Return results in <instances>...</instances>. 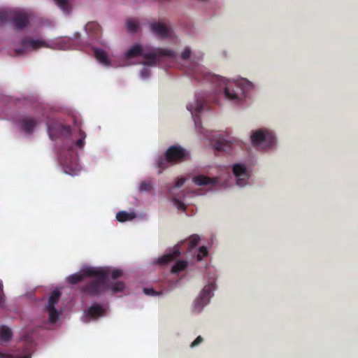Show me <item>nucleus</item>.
<instances>
[{
  "instance_id": "18",
  "label": "nucleus",
  "mask_w": 358,
  "mask_h": 358,
  "mask_svg": "<svg viewBox=\"0 0 358 358\" xmlns=\"http://www.w3.org/2000/svg\"><path fill=\"white\" fill-rule=\"evenodd\" d=\"M142 48L139 44H134L126 52L125 56L127 59L134 58L137 56L142 55Z\"/></svg>"
},
{
  "instance_id": "32",
  "label": "nucleus",
  "mask_w": 358,
  "mask_h": 358,
  "mask_svg": "<svg viewBox=\"0 0 358 358\" xmlns=\"http://www.w3.org/2000/svg\"><path fill=\"white\" fill-rule=\"evenodd\" d=\"M208 254V249L206 246H201L199 249V252L196 256V259L198 261H201L202 259L206 257Z\"/></svg>"
},
{
  "instance_id": "11",
  "label": "nucleus",
  "mask_w": 358,
  "mask_h": 358,
  "mask_svg": "<svg viewBox=\"0 0 358 358\" xmlns=\"http://www.w3.org/2000/svg\"><path fill=\"white\" fill-rule=\"evenodd\" d=\"M85 30L89 38L94 41H98L101 34V27L96 22H87L85 27Z\"/></svg>"
},
{
  "instance_id": "43",
  "label": "nucleus",
  "mask_w": 358,
  "mask_h": 358,
  "mask_svg": "<svg viewBox=\"0 0 358 358\" xmlns=\"http://www.w3.org/2000/svg\"><path fill=\"white\" fill-rule=\"evenodd\" d=\"M3 285L0 281V306L3 304Z\"/></svg>"
},
{
  "instance_id": "22",
  "label": "nucleus",
  "mask_w": 358,
  "mask_h": 358,
  "mask_svg": "<svg viewBox=\"0 0 358 358\" xmlns=\"http://www.w3.org/2000/svg\"><path fill=\"white\" fill-rule=\"evenodd\" d=\"M60 296H61L60 292L58 290H54L51 293V294L48 299L47 308H55V306L58 302Z\"/></svg>"
},
{
  "instance_id": "34",
  "label": "nucleus",
  "mask_w": 358,
  "mask_h": 358,
  "mask_svg": "<svg viewBox=\"0 0 358 358\" xmlns=\"http://www.w3.org/2000/svg\"><path fill=\"white\" fill-rule=\"evenodd\" d=\"M152 189V185L150 182L143 181L139 185V191L141 192H149Z\"/></svg>"
},
{
  "instance_id": "24",
  "label": "nucleus",
  "mask_w": 358,
  "mask_h": 358,
  "mask_svg": "<svg viewBox=\"0 0 358 358\" xmlns=\"http://www.w3.org/2000/svg\"><path fill=\"white\" fill-rule=\"evenodd\" d=\"M135 214L134 213H127L126 211H119L116 214V219L117 221L124 222L126 221L131 220L135 217Z\"/></svg>"
},
{
  "instance_id": "2",
  "label": "nucleus",
  "mask_w": 358,
  "mask_h": 358,
  "mask_svg": "<svg viewBox=\"0 0 358 358\" xmlns=\"http://www.w3.org/2000/svg\"><path fill=\"white\" fill-rule=\"evenodd\" d=\"M85 274L88 277H95V279L89 281L80 288L83 294L93 297L108 289V278L110 274L108 269L87 267L85 268Z\"/></svg>"
},
{
  "instance_id": "21",
  "label": "nucleus",
  "mask_w": 358,
  "mask_h": 358,
  "mask_svg": "<svg viewBox=\"0 0 358 358\" xmlns=\"http://www.w3.org/2000/svg\"><path fill=\"white\" fill-rule=\"evenodd\" d=\"M94 51L95 57L99 62L106 65H108L109 64L107 54L103 50L99 48H94Z\"/></svg>"
},
{
  "instance_id": "9",
  "label": "nucleus",
  "mask_w": 358,
  "mask_h": 358,
  "mask_svg": "<svg viewBox=\"0 0 358 358\" xmlns=\"http://www.w3.org/2000/svg\"><path fill=\"white\" fill-rule=\"evenodd\" d=\"M150 28L152 31L159 38H166L171 36V29L164 23L152 22L150 24Z\"/></svg>"
},
{
  "instance_id": "8",
  "label": "nucleus",
  "mask_w": 358,
  "mask_h": 358,
  "mask_svg": "<svg viewBox=\"0 0 358 358\" xmlns=\"http://www.w3.org/2000/svg\"><path fill=\"white\" fill-rule=\"evenodd\" d=\"M232 171L237 178V185L240 187L246 185L248 174L245 166L241 164H236L232 167Z\"/></svg>"
},
{
  "instance_id": "13",
  "label": "nucleus",
  "mask_w": 358,
  "mask_h": 358,
  "mask_svg": "<svg viewBox=\"0 0 358 358\" xmlns=\"http://www.w3.org/2000/svg\"><path fill=\"white\" fill-rule=\"evenodd\" d=\"M206 102V100L203 98H201L196 99L194 104L189 103L187 106V109L191 113L195 124H196V113H199L203 110Z\"/></svg>"
},
{
  "instance_id": "4",
  "label": "nucleus",
  "mask_w": 358,
  "mask_h": 358,
  "mask_svg": "<svg viewBox=\"0 0 358 358\" xmlns=\"http://www.w3.org/2000/svg\"><path fill=\"white\" fill-rule=\"evenodd\" d=\"M252 144L258 148L272 147L275 143L274 135L267 130L259 129L254 131L251 136Z\"/></svg>"
},
{
  "instance_id": "16",
  "label": "nucleus",
  "mask_w": 358,
  "mask_h": 358,
  "mask_svg": "<svg viewBox=\"0 0 358 358\" xmlns=\"http://www.w3.org/2000/svg\"><path fill=\"white\" fill-rule=\"evenodd\" d=\"M105 309L99 304H93L87 310V315L91 318L95 319L105 314Z\"/></svg>"
},
{
  "instance_id": "37",
  "label": "nucleus",
  "mask_w": 358,
  "mask_h": 358,
  "mask_svg": "<svg viewBox=\"0 0 358 358\" xmlns=\"http://www.w3.org/2000/svg\"><path fill=\"white\" fill-rule=\"evenodd\" d=\"M122 275V271L120 269H114L110 273V277L113 279H117Z\"/></svg>"
},
{
  "instance_id": "12",
  "label": "nucleus",
  "mask_w": 358,
  "mask_h": 358,
  "mask_svg": "<svg viewBox=\"0 0 358 358\" xmlns=\"http://www.w3.org/2000/svg\"><path fill=\"white\" fill-rule=\"evenodd\" d=\"M213 289L214 287L213 285L209 284L205 286L196 301V305L200 306L201 307H203L207 305L209 303Z\"/></svg>"
},
{
  "instance_id": "14",
  "label": "nucleus",
  "mask_w": 358,
  "mask_h": 358,
  "mask_svg": "<svg viewBox=\"0 0 358 358\" xmlns=\"http://www.w3.org/2000/svg\"><path fill=\"white\" fill-rule=\"evenodd\" d=\"M13 21L17 29H24L28 23V15L24 13L16 12L13 15Z\"/></svg>"
},
{
  "instance_id": "39",
  "label": "nucleus",
  "mask_w": 358,
  "mask_h": 358,
  "mask_svg": "<svg viewBox=\"0 0 358 358\" xmlns=\"http://www.w3.org/2000/svg\"><path fill=\"white\" fill-rule=\"evenodd\" d=\"M140 74H141V76L143 78H147L150 76V71L147 68H143L141 72H140Z\"/></svg>"
},
{
  "instance_id": "17",
  "label": "nucleus",
  "mask_w": 358,
  "mask_h": 358,
  "mask_svg": "<svg viewBox=\"0 0 358 358\" xmlns=\"http://www.w3.org/2000/svg\"><path fill=\"white\" fill-rule=\"evenodd\" d=\"M180 254L178 249H175L172 253H169L163 255L157 260V264L160 266H164L168 263L173 262L176 259Z\"/></svg>"
},
{
  "instance_id": "38",
  "label": "nucleus",
  "mask_w": 358,
  "mask_h": 358,
  "mask_svg": "<svg viewBox=\"0 0 358 358\" xmlns=\"http://www.w3.org/2000/svg\"><path fill=\"white\" fill-rule=\"evenodd\" d=\"M143 292L147 295L157 296L159 293L152 288H144Z\"/></svg>"
},
{
  "instance_id": "19",
  "label": "nucleus",
  "mask_w": 358,
  "mask_h": 358,
  "mask_svg": "<svg viewBox=\"0 0 358 358\" xmlns=\"http://www.w3.org/2000/svg\"><path fill=\"white\" fill-rule=\"evenodd\" d=\"M13 336V332L10 328L5 325L0 327V341L1 343L8 342Z\"/></svg>"
},
{
  "instance_id": "10",
  "label": "nucleus",
  "mask_w": 358,
  "mask_h": 358,
  "mask_svg": "<svg viewBox=\"0 0 358 358\" xmlns=\"http://www.w3.org/2000/svg\"><path fill=\"white\" fill-rule=\"evenodd\" d=\"M17 124L24 132L31 134L38 124V120L30 116H23L18 120Z\"/></svg>"
},
{
  "instance_id": "27",
  "label": "nucleus",
  "mask_w": 358,
  "mask_h": 358,
  "mask_svg": "<svg viewBox=\"0 0 358 358\" xmlns=\"http://www.w3.org/2000/svg\"><path fill=\"white\" fill-rule=\"evenodd\" d=\"M108 289H111L113 293L123 292L125 289V285L122 281L117 282L112 285H108Z\"/></svg>"
},
{
  "instance_id": "31",
  "label": "nucleus",
  "mask_w": 358,
  "mask_h": 358,
  "mask_svg": "<svg viewBox=\"0 0 358 358\" xmlns=\"http://www.w3.org/2000/svg\"><path fill=\"white\" fill-rule=\"evenodd\" d=\"M12 13L10 10H0V21L5 22L7 20L10 19L12 17Z\"/></svg>"
},
{
  "instance_id": "26",
  "label": "nucleus",
  "mask_w": 358,
  "mask_h": 358,
  "mask_svg": "<svg viewBox=\"0 0 358 358\" xmlns=\"http://www.w3.org/2000/svg\"><path fill=\"white\" fill-rule=\"evenodd\" d=\"M56 4L62 10L64 13L71 12V7L69 0H54Z\"/></svg>"
},
{
  "instance_id": "15",
  "label": "nucleus",
  "mask_w": 358,
  "mask_h": 358,
  "mask_svg": "<svg viewBox=\"0 0 358 358\" xmlns=\"http://www.w3.org/2000/svg\"><path fill=\"white\" fill-rule=\"evenodd\" d=\"M193 182L198 186L210 185L214 186L217 182L216 178H210L203 175L194 176L192 178Z\"/></svg>"
},
{
  "instance_id": "5",
  "label": "nucleus",
  "mask_w": 358,
  "mask_h": 358,
  "mask_svg": "<svg viewBox=\"0 0 358 358\" xmlns=\"http://www.w3.org/2000/svg\"><path fill=\"white\" fill-rule=\"evenodd\" d=\"M48 132L52 140L66 138L71 134L70 126L64 125L55 120H50L47 122Z\"/></svg>"
},
{
  "instance_id": "36",
  "label": "nucleus",
  "mask_w": 358,
  "mask_h": 358,
  "mask_svg": "<svg viewBox=\"0 0 358 358\" xmlns=\"http://www.w3.org/2000/svg\"><path fill=\"white\" fill-rule=\"evenodd\" d=\"M191 50L189 48L186 47L181 53V58L184 60L188 59L191 57Z\"/></svg>"
},
{
  "instance_id": "35",
  "label": "nucleus",
  "mask_w": 358,
  "mask_h": 358,
  "mask_svg": "<svg viewBox=\"0 0 358 358\" xmlns=\"http://www.w3.org/2000/svg\"><path fill=\"white\" fill-rule=\"evenodd\" d=\"M0 358H31V357L29 355H26L24 356H13L12 355L3 353L0 351Z\"/></svg>"
},
{
  "instance_id": "41",
  "label": "nucleus",
  "mask_w": 358,
  "mask_h": 358,
  "mask_svg": "<svg viewBox=\"0 0 358 358\" xmlns=\"http://www.w3.org/2000/svg\"><path fill=\"white\" fill-rule=\"evenodd\" d=\"M203 341V338L201 336H199L190 345L191 348H194L199 344H200Z\"/></svg>"
},
{
  "instance_id": "25",
  "label": "nucleus",
  "mask_w": 358,
  "mask_h": 358,
  "mask_svg": "<svg viewBox=\"0 0 358 358\" xmlns=\"http://www.w3.org/2000/svg\"><path fill=\"white\" fill-rule=\"evenodd\" d=\"M188 266V262L185 260H180L176 262L171 268V271L173 273H178L180 271H184Z\"/></svg>"
},
{
  "instance_id": "33",
  "label": "nucleus",
  "mask_w": 358,
  "mask_h": 358,
  "mask_svg": "<svg viewBox=\"0 0 358 358\" xmlns=\"http://www.w3.org/2000/svg\"><path fill=\"white\" fill-rule=\"evenodd\" d=\"M80 138L76 142V145L78 148H82L85 144L84 140L86 138L85 133L82 130L79 129Z\"/></svg>"
},
{
  "instance_id": "7",
  "label": "nucleus",
  "mask_w": 358,
  "mask_h": 358,
  "mask_svg": "<svg viewBox=\"0 0 358 358\" xmlns=\"http://www.w3.org/2000/svg\"><path fill=\"white\" fill-rule=\"evenodd\" d=\"M144 62H142L145 66H155L162 57H175L176 53L168 49L158 48L156 50L144 53L143 55Z\"/></svg>"
},
{
  "instance_id": "6",
  "label": "nucleus",
  "mask_w": 358,
  "mask_h": 358,
  "mask_svg": "<svg viewBox=\"0 0 358 358\" xmlns=\"http://www.w3.org/2000/svg\"><path fill=\"white\" fill-rule=\"evenodd\" d=\"M44 46H45L44 41L26 37L20 41L18 46H15L14 51L17 55H22L27 54L32 50H37Z\"/></svg>"
},
{
  "instance_id": "28",
  "label": "nucleus",
  "mask_w": 358,
  "mask_h": 358,
  "mask_svg": "<svg viewBox=\"0 0 358 358\" xmlns=\"http://www.w3.org/2000/svg\"><path fill=\"white\" fill-rule=\"evenodd\" d=\"M200 237L197 234L192 235L189 238L188 241V250L191 251L193 250L199 243Z\"/></svg>"
},
{
  "instance_id": "1",
  "label": "nucleus",
  "mask_w": 358,
  "mask_h": 358,
  "mask_svg": "<svg viewBox=\"0 0 358 358\" xmlns=\"http://www.w3.org/2000/svg\"><path fill=\"white\" fill-rule=\"evenodd\" d=\"M201 59V55H194L189 66L185 70L187 73L198 80H205L213 83L217 87H222L224 96L227 99L238 102L243 94V89L239 83L237 82H230L222 77L207 71L203 66L199 64V61Z\"/></svg>"
},
{
  "instance_id": "20",
  "label": "nucleus",
  "mask_w": 358,
  "mask_h": 358,
  "mask_svg": "<svg viewBox=\"0 0 358 358\" xmlns=\"http://www.w3.org/2000/svg\"><path fill=\"white\" fill-rule=\"evenodd\" d=\"M215 148L218 151L229 152L231 148V143L224 139L218 140L215 143Z\"/></svg>"
},
{
  "instance_id": "29",
  "label": "nucleus",
  "mask_w": 358,
  "mask_h": 358,
  "mask_svg": "<svg viewBox=\"0 0 358 358\" xmlns=\"http://www.w3.org/2000/svg\"><path fill=\"white\" fill-rule=\"evenodd\" d=\"M49 312V320L51 323H55L59 319V313L55 308H47Z\"/></svg>"
},
{
  "instance_id": "23",
  "label": "nucleus",
  "mask_w": 358,
  "mask_h": 358,
  "mask_svg": "<svg viewBox=\"0 0 358 358\" xmlns=\"http://www.w3.org/2000/svg\"><path fill=\"white\" fill-rule=\"evenodd\" d=\"M85 277H88L85 274V268L82 270L80 273L73 274L68 278V281L72 285H76L78 282L82 281Z\"/></svg>"
},
{
  "instance_id": "30",
  "label": "nucleus",
  "mask_w": 358,
  "mask_h": 358,
  "mask_svg": "<svg viewBox=\"0 0 358 358\" xmlns=\"http://www.w3.org/2000/svg\"><path fill=\"white\" fill-rule=\"evenodd\" d=\"M138 23L134 20H127V29L128 31L134 33L136 31L138 28Z\"/></svg>"
},
{
  "instance_id": "42",
  "label": "nucleus",
  "mask_w": 358,
  "mask_h": 358,
  "mask_svg": "<svg viewBox=\"0 0 358 358\" xmlns=\"http://www.w3.org/2000/svg\"><path fill=\"white\" fill-rule=\"evenodd\" d=\"M185 182V179L184 178H180L177 180L175 187H182Z\"/></svg>"
},
{
  "instance_id": "40",
  "label": "nucleus",
  "mask_w": 358,
  "mask_h": 358,
  "mask_svg": "<svg viewBox=\"0 0 358 358\" xmlns=\"http://www.w3.org/2000/svg\"><path fill=\"white\" fill-rule=\"evenodd\" d=\"M174 202L179 210H185L186 209V205L183 202H181L176 199H174Z\"/></svg>"
},
{
  "instance_id": "3",
  "label": "nucleus",
  "mask_w": 358,
  "mask_h": 358,
  "mask_svg": "<svg viewBox=\"0 0 358 358\" xmlns=\"http://www.w3.org/2000/svg\"><path fill=\"white\" fill-rule=\"evenodd\" d=\"M189 158L188 152L180 145L170 146L164 155L159 156L156 161L158 173H162L169 164L180 163Z\"/></svg>"
}]
</instances>
